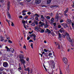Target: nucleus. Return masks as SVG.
<instances>
[{"mask_svg": "<svg viewBox=\"0 0 74 74\" xmlns=\"http://www.w3.org/2000/svg\"><path fill=\"white\" fill-rule=\"evenodd\" d=\"M66 36L68 40L69 41H70V42H71V45L72 47H73V45H74V40H73V39H72L71 40L70 37V35H69V34L67 33H65V35H63L62 37L64 38L65 37H66Z\"/></svg>", "mask_w": 74, "mask_h": 74, "instance_id": "obj_1", "label": "nucleus"}, {"mask_svg": "<svg viewBox=\"0 0 74 74\" xmlns=\"http://www.w3.org/2000/svg\"><path fill=\"white\" fill-rule=\"evenodd\" d=\"M47 31H46L45 32V33H49V34H50L51 33V31H50V30H49L48 29H46Z\"/></svg>", "mask_w": 74, "mask_h": 74, "instance_id": "obj_10", "label": "nucleus"}, {"mask_svg": "<svg viewBox=\"0 0 74 74\" xmlns=\"http://www.w3.org/2000/svg\"><path fill=\"white\" fill-rule=\"evenodd\" d=\"M3 65L5 67H7L8 66V64L7 62H4L3 63Z\"/></svg>", "mask_w": 74, "mask_h": 74, "instance_id": "obj_7", "label": "nucleus"}, {"mask_svg": "<svg viewBox=\"0 0 74 74\" xmlns=\"http://www.w3.org/2000/svg\"><path fill=\"white\" fill-rule=\"evenodd\" d=\"M61 26H63L64 27V28H66V27H68V29H69V26L67 25V24L66 23H61Z\"/></svg>", "mask_w": 74, "mask_h": 74, "instance_id": "obj_2", "label": "nucleus"}, {"mask_svg": "<svg viewBox=\"0 0 74 74\" xmlns=\"http://www.w3.org/2000/svg\"><path fill=\"white\" fill-rule=\"evenodd\" d=\"M34 23H35H35L36 25H37V24H38V22L36 21H34Z\"/></svg>", "mask_w": 74, "mask_h": 74, "instance_id": "obj_27", "label": "nucleus"}, {"mask_svg": "<svg viewBox=\"0 0 74 74\" xmlns=\"http://www.w3.org/2000/svg\"><path fill=\"white\" fill-rule=\"evenodd\" d=\"M10 21H7V22H8V23L9 24V26H10Z\"/></svg>", "mask_w": 74, "mask_h": 74, "instance_id": "obj_50", "label": "nucleus"}, {"mask_svg": "<svg viewBox=\"0 0 74 74\" xmlns=\"http://www.w3.org/2000/svg\"><path fill=\"white\" fill-rule=\"evenodd\" d=\"M51 7H58V6L57 5H52L51 6Z\"/></svg>", "mask_w": 74, "mask_h": 74, "instance_id": "obj_32", "label": "nucleus"}, {"mask_svg": "<svg viewBox=\"0 0 74 74\" xmlns=\"http://www.w3.org/2000/svg\"><path fill=\"white\" fill-rule=\"evenodd\" d=\"M8 42L9 43H11V44H12V41H11L10 40H8Z\"/></svg>", "mask_w": 74, "mask_h": 74, "instance_id": "obj_38", "label": "nucleus"}, {"mask_svg": "<svg viewBox=\"0 0 74 74\" xmlns=\"http://www.w3.org/2000/svg\"><path fill=\"white\" fill-rule=\"evenodd\" d=\"M8 15L9 18H11V15H10V13H8Z\"/></svg>", "mask_w": 74, "mask_h": 74, "instance_id": "obj_31", "label": "nucleus"}, {"mask_svg": "<svg viewBox=\"0 0 74 74\" xmlns=\"http://www.w3.org/2000/svg\"><path fill=\"white\" fill-rule=\"evenodd\" d=\"M33 43H31V47L32 48H33Z\"/></svg>", "mask_w": 74, "mask_h": 74, "instance_id": "obj_44", "label": "nucleus"}, {"mask_svg": "<svg viewBox=\"0 0 74 74\" xmlns=\"http://www.w3.org/2000/svg\"><path fill=\"white\" fill-rule=\"evenodd\" d=\"M7 51L8 52L11 51V49H9V48H8L7 49Z\"/></svg>", "mask_w": 74, "mask_h": 74, "instance_id": "obj_36", "label": "nucleus"}, {"mask_svg": "<svg viewBox=\"0 0 74 74\" xmlns=\"http://www.w3.org/2000/svg\"><path fill=\"white\" fill-rule=\"evenodd\" d=\"M26 10H23L22 11V13H25V12H26Z\"/></svg>", "mask_w": 74, "mask_h": 74, "instance_id": "obj_29", "label": "nucleus"}, {"mask_svg": "<svg viewBox=\"0 0 74 74\" xmlns=\"http://www.w3.org/2000/svg\"><path fill=\"white\" fill-rule=\"evenodd\" d=\"M50 21L51 22H52V21H54V18H53V17L52 18H51V19Z\"/></svg>", "mask_w": 74, "mask_h": 74, "instance_id": "obj_39", "label": "nucleus"}, {"mask_svg": "<svg viewBox=\"0 0 74 74\" xmlns=\"http://www.w3.org/2000/svg\"><path fill=\"white\" fill-rule=\"evenodd\" d=\"M38 30L40 32V33H44L45 31L43 29H42L40 27H38Z\"/></svg>", "mask_w": 74, "mask_h": 74, "instance_id": "obj_4", "label": "nucleus"}, {"mask_svg": "<svg viewBox=\"0 0 74 74\" xmlns=\"http://www.w3.org/2000/svg\"><path fill=\"white\" fill-rule=\"evenodd\" d=\"M22 15H24V16L26 15V13H22Z\"/></svg>", "mask_w": 74, "mask_h": 74, "instance_id": "obj_48", "label": "nucleus"}, {"mask_svg": "<svg viewBox=\"0 0 74 74\" xmlns=\"http://www.w3.org/2000/svg\"><path fill=\"white\" fill-rule=\"evenodd\" d=\"M41 2V0H36L35 3L36 4H39Z\"/></svg>", "mask_w": 74, "mask_h": 74, "instance_id": "obj_5", "label": "nucleus"}, {"mask_svg": "<svg viewBox=\"0 0 74 74\" xmlns=\"http://www.w3.org/2000/svg\"><path fill=\"white\" fill-rule=\"evenodd\" d=\"M51 17H50L49 16H47L46 18H47V19H50Z\"/></svg>", "mask_w": 74, "mask_h": 74, "instance_id": "obj_24", "label": "nucleus"}, {"mask_svg": "<svg viewBox=\"0 0 74 74\" xmlns=\"http://www.w3.org/2000/svg\"><path fill=\"white\" fill-rule=\"evenodd\" d=\"M26 60L28 62L29 60V58H27L26 59Z\"/></svg>", "mask_w": 74, "mask_h": 74, "instance_id": "obj_58", "label": "nucleus"}, {"mask_svg": "<svg viewBox=\"0 0 74 74\" xmlns=\"http://www.w3.org/2000/svg\"><path fill=\"white\" fill-rule=\"evenodd\" d=\"M32 37H33L34 38L36 37V36L35 35V34H32Z\"/></svg>", "mask_w": 74, "mask_h": 74, "instance_id": "obj_33", "label": "nucleus"}, {"mask_svg": "<svg viewBox=\"0 0 74 74\" xmlns=\"http://www.w3.org/2000/svg\"><path fill=\"white\" fill-rule=\"evenodd\" d=\"M19 58L20 59H22L23 58H24V55L20 54L19 55Z\"/></svg>", "mask_w": 74, "mask_h": 74, "instance_id": "obj_9", "label": "nucleus"}, {"mask_svg": "<svg viewBox=\"0 0 74 74\" xmlns=\"http://www.w3.org/2000/svg\"><path fill=\"white\" fill-rule=\"evenodd\" d=\"M58 35H59V38H61V37H62V35H61V34H60V33H58Z\"/></svg>", "mask_w": 74, "mask_h": 74, "instance_id": "obj_25", "label": "nucleus"}, {"mask_svg": "<svg viewBox=\"0 0 74 74\" xmlns=\"http://www.w3.org/2000/svg\"><path fill=\"white\" fill-rule=\"evenodd\" d=\"M63 60L64 62L65 63V65H68V64H67V59L66 58H63Z\"/></svg>", "mask_w": 74, "mask_h": 74, "instance_id": "obj_3", "label": "nucleus"}, {"mask_svg": "<svg viewBox=\"0 0 74 74\" xmlns=\"http://www.w3.org/2000/svg\"><path fill=\"white\" fill-rule=\"evenodd\" d=\"M56 24L55 23H53V25L54 26H56Z\"/></svg>", "mask_w": 74, "mask_h": 74, "instance_id": "obj_56", "label": "nucleus"}, {"mask_svg": "<svg viewBox=\"0 0 74 74\" xmlns=\"http://www.w3.org/2000/svg\"><path fill=\"white\" fill-rule=\"evenodd\" d=\"M37 16V17H39L40 16H39V15L37 14L36 13L34 15V16Z\"/></svg>", "mask_w": 74, "mask_h": 74, "instance_id": "obj_21", "label": "nucleus"}, {"mask_svg": "<svg viewBox=\"0 0 74 74\" xmlns=\"http://www.w3.org/2000/svg\"><path fill=\"white\" fill-rule=\"evenodd\" d=\"M64 16H68V14H64Z\"/></svg>", "mask_w": 74, "mask_h": 74, "instance_id": "obj_52", "label": "nucleus"}, {"mask_svg": "<svg viewBox=\"0 0 74 74\" xmlns=\"http://www.w3.org/2000/svg\"><path fill=\"white\" fill-rule=\"evenodd\" d=\"M24 48H25V49H26V46L24 45L23 47Z\"/></svg>", "mask_w": 74, "mask_h": 74, "instance_id": "obj_63", "label": "nucleus"}, {"mask_svg": "<svg viewBox=\"0 0 74 74\" xmlns=\"http://www.w3.org/2000/svg\"><path fill=\"white\" fill-rule=\"evenodd\" d=\"M31 25H32V26H34L35 25H36V24H35V23H33L31 24Z\"/></svg>", "mask_w": 74, "mask_h": 74, "instance_id": "obj_35", "label": "nucleus"}, {"mask_svg": "<svg viewBox=\"0 0 74 74\" xmlns=\"http://www.w3.org/2000/svg\"><path fill=\"white\" fill-rule=\"evenodd\" d=\"M51 55H52V53H49V56H51Z\"/></svg>", "mask_w": 74, "mask_h": 74, "instance_id": "obj_60", "label": "nucleus"}, {"mask_svg": "<svg viewBox=\"0 0 74 74\" xmlns=\"http://www.w3.org/2000/svg\"><path fill=\"white\" fill-rule=\"evenodd\" d=\"M38 25L35 27V31H37V30H38Z\"/></svg>", "mask_w": 74, "mask_h": 74, "instance_id": "obj_18", "label": "nucleus"}, {"mask_svg": "<svg viewBox=\"0 0 74 74\" xmlns=\"http://www.w3.org/2000/svg\"><path fill=\"white\" fill-rule=\"evenodd\" d=\"M51 67L52 69H53L55 67V64L53 63V64H52L51 66Z\"/></svg>", "mask_w": 74, "mask_h": 74, "instance_id": "obj_20", "label": "nucleus"}, {"mask_svg": "<svg viewBox=\"0 0 74 74\" xmlns=\"http://www.w3.org/2000/svg\"><path fill=\"white\" fill-rule=\"evenodd\" d=\"M65 11H66V12H68V11H69V8H66V10H65Z\"/></svg>", "mask_w": 74, "mask_h": 74, "instance_id": "obj_51", "label": "nucleus"}, {"mask_svg": "<svg viewBox=\"0 0 74 74\" xmlns=\"http://www.w3.org/2000/svg\"><path fill=\"white\" fill-rule=\"evenodd\" d=\"M58 47L57 48H58V49H60V45H59V44L58 45Z\"/></svg>", "mask_w": 74, "mask_h": 74, "instance_id": "obj_34", "label": "nucleus"}, {"mask_svg": "<svg viewBox=\"0 0 74 74\" xmlns=\"http://www.w3.org/2000/svg\"><path fill=\"white\" fill-rule=\"evenodd\" d=\"M19 18H22V16H20L19 17Z\"/></svg>", "mask_w": 74, "mask_h": 74, "instance_id": "obj_62", "label": "nucleus"}, {"mask_svg": "<svg viewBox=\"0 0 74 74\" xmlns=\"http://www.w3.org/2000/svg\"><path fill=\"white\" fill-rule=\"evenodd\" d=\"M58 28H61V25H58Z\"/></svg>", "mask_w": 74, "mask_h": 74, "instance_id": "obj_46", "label": "nucleus"}, {"mask_svg": "<svg viewBox=\"0 0 74 74\" xmlns=\"http://www.w3.org/2000/svg\"><path fill=\"white\" fill-rule=\"evenodd\" d=\"M19 60L21 63H23V64H25V63H26V62L23 59H20Z\"/></svg>", "mask_w": 74, "mask_h": 74, "instance_id": "obj_6", "label": "nucleus"}, {"mask_svg": "<svg viewBox=\"0 0 74 74\" xmlns=\"http://www.w3.org/2000/svg\"><path fill=\"white\" fill-rule=\"evenodd\" d=\"M45 69L46 71H47L48 73H49V74H53V71H52L51 72L49 73V71H47V68H46L45 67Z\"/></svg>", "mask_w": 74, "mask_h": 74, "instance_id": "obj_15", "label": "nucleus"}, {"mask_svg": "<svg viewBox=\"0 0 74 74\" xmlns=\"http://www.w3.org/2000/svg\"><path fill=\"white\" fill-rule=\"evenodd\" d=\"M29 42H33V40H29Z\"/></svg>", "mask_w": 74, "mask_h": 74, "instance_id": "obj_61", "label": "nucleus"}, {"mask_svg": "<svg viewBox=\"0 0 74 74\" xmlns=\"http://www.w3.org/2000/svg\"><path fill=\"white\" fill-rule=\"evenodd\" d=\"M0 37H1V41H3L4 40V38L2 36H1Z\"/></svg>", "mask_w": 74, "mask_h": 74, "instance_id": "obj_14", "label": "nucleus"}, {"mask_svg": "<svg viewBox=\"0 0 74 74\" xmlns=\"http://www.w3.org/2000/svg\"><path fill=\"white\" fill-rule=\"evenodd\" d=\"M35 19L36 21H38V18L37 17H35Z\"/></svg>", "mask_w": 74, "mask_h": 74, "instance_id": "obj_40", "label": "nucleus"}, {"mask_svg": "<svg viewBox=\"0 0 74 74\" xmlns=\"http://www.w3.org/2000/svg\"><path fill=\"white\" fill-rule=\"evenodd\" d=\"M30 38L29 37H28L27 38V40H29Z\"/></svg>", "mask_w": 74, "mask_h": 74, "instance_id": "obj_59", "label": "nucleus"}, {"mask_svg": "<svg viewBox=\"0 0 74 74\" xmlns=\"http://www.w3.org/2000/svg\"><path fill=\"white\" fill-rule=\"evenodd\" d=\"M60 74H63L62 72V71L60 69Z\"/></svg>", "mask_w": 74, "mask_h": 74, "instance_id": "obj_42", "label": "nucleus"}, {"mask_svg": "<svg viewBox=\"0 0 74 74\" xmlns=\"http://www.w3.org/2000/svg\"><path fill=\"white\" fill-rule=\"evenodd\" d=\"M11 25L12 26H14V23H13V22H12V24H11Z\"/></svg>", "mask_w": 74, "mask_h": 74, "instance_id": "obj_45", "label": "nucleus"}, {"mask_svg": "<svg viewBox=\"0 0 74 74\" xmlns=\"http://www.w3.org/2000/svg\"><path fill=\"white\" fill-rule=\"evenodd\" d=\"M4 70V68L3 67H1L0 69V71L1 72H2L3 71V70Z\"/></svg>", "mask_w": 74, "mask_h": 74, "instance_id": "obj_19", "label": "nucleus"}, {"mask_svg": "<svg viewBox=\"0 0 74 74\" xmlns=\"http://www.w3.org/2000/svg\"><path fill=\"white\" fill-rule=\"evenodd\" d=\"M21 70L22 69H21V67L20 66H19V68H18V70Z\"/></svg>", "mask_w": 74, "mask_h": 74, "instance_id": "obj_41", "label": "nucleus"}, {"mask_svg": "<svg viewBox=\"0 0 74 74\" xmlns=\"http://www.w3.org/2000/svg\"><path fill=\"white\" fill-rule=\"evenodd\" d=\"M8 10L9 11L10 10V2L8 1Z\"/></svg>", "mask_w": 74, "mask_h": 74, "instance_id": "obj_8", "label": "nucleus"}, {"mask_svg": "<svg viewBox=\"0 0 74 74\" xmlns=\"http://www.w3.org/2000/svg\"><path fill=\"white\" fill-rule=\"evenodd\" d=\"M67 23L69 24H71L72 23V21L70 19H68L67 20Z\"/></svg>", "mask_w": 74, "mask_h": 74, "instance_id": "obj_12", "label": "nucleus"}, {"mask_svg": "<svg viewBox=\"0 0 74 74\" xmlns=\"http://www.w3.org/2000/svg\"><path fill=\"white\" fill-rule=\"evenodd\" d=\"M45 27L46 28H47L48 27V24H45Z\"/></svg>", "mask_w": 74, "mask_h": 74, "instance_id": "obj_26", "label": "nucleus"}, {"mask_svg": "<svg viewBox=\"0 0 74 74\" xmlns=\"http://www.w3.org/2000/svg\"><path fill=\"white\" fill-rule=\"evenodd\" d=\"M44 51H45L46 52H47L48 51V50H46V49H44Z\"/></svg>", "mask_w": 74, "mask_h": 74, "instance_id": "obj_43", "label": "nucleus"}, {"mask_svg": "<svg viewBox=\"0 0 74 74\" xmlns=\"http://www.w3.org/2000/svg\"><path fill=\"white\" fill-rule=\"evenodd\" d=\"M29 36L30 37H33V34H30L29 35Z\"/></svg>", "mask_w": 74, "mask_h": 74, "instance_id": "obj_47", "label": "nucleus"}, {"mask_svg": "<svg viewBox=\"0 0 74 74\" xmlns=\"http://www.w3.org/2000/svg\"><path fill=\"white\" fill-rule=\"evenodd\" d=\"M3 74H7L4 71L3 72Z\"/></svg>", "mask_w": 74, "mask_h": 74, "instance_id": "obj_64", "label": "nucleus"}, {"mask_svg": "<svg viewBox=\"0 0 74 74\" xmlns=\"http://www.w3.org/2000/svg\"><path fill=\"white\" fill-rule=\"evenodd\" d=\"M60 32L62 33H64V30L63 29V28H62L60 30Z\"/></svg>", "mask_w": 74, "mask_h": 74, "instance_id": "obj_13", "label": "nucleus"}, {"mask_svg": "<svg viewBox=\"0 0 74 74\" xmlns=\"http://www.w3.org/2000/svg\"><path fill=\"white\" fill-rule=\"evenodd\" d=\"M41 20L42 21V22H44V16H43V15H41Z\"/></svg>", "mask_w": 74, "mask_h": 74, "instance_id": "obj_11", "label": "nucleus"}, {"mask_svg": "<svg viewBox=\"0 0 74 74\" xmlns=\"http://www.w3.org/2000/svg\"><path fill=\"white\" fill-rule=\"evenodd\" d=\"M55 19H58L59 18V16H58V14H57L56 15V16L55 17Z\"/></svg>", "mask_w": 74, "mask_h": 74, "instance_id": "obj_16", "label": "nucleus"}, {"mask_svg": "<svg viewBox=\"0 0 74 74\" xmlns=\"http://www.w3.org/2000/svg\"><path fill=\"white\" fill-rule=\"evenodd\" d=\"M22 22L23 23V24H25V23H26V21L23 20H22Z\"/></svg>", "mask_w": 74, "mask_h": 74, "instance_id": "obj_37", "label": "nucleus"}, {"mask_svg": "<svg viewBox=\"0 0 74 74\" xmlns=\"http://www.w3.org/2000/svg\"><path fill=\"white\" fill-rule=\"evenodd\" d=\"M10 49L11 52H12V53H13V52L14 51V49L12 48H10Z\"/></svg>", "mask_w": 74, "mask_h": 74, "instance_id": "obj_22", "label": "nucleus"}, {"mask_svg": "<svg viewBox=\"0 0 74 74\" xmlns=\"http://www.w3.org/2000/svg\"><path fill=\"white\" fill-rule=\"evenodd\" d=\"M51 1V0H48L47 2V4H49Z\"/></svg>", "mask_w": 74, "mask_h": 74, "instance_id": "obj_23", "label": "nucleus"}, {"mask_svg": "<svg viewBox=\"0 0 74 74\" xmlns=\"http://www.w3.org/2000/svg\"><path fill=\"white\" fill-rule=\"evenodd\" d=\"M27 14H28V15H30L31 14V13L30 12H29L27 13Z\"/></svg>", "mask_w": 74, "mask_h": 74, "instance_id": "obj_57", "label": "nucleus"}, {"mask_svg": "<svg viewBox=\"0 0 74 74\" xmlns=\"http://www.w3.org/2000/svg\"><path fill=\"white\" fill-rule=\"evenodd\" d=\"M39 24H41V25L42 26V25H44V24H45L44 23L42 22L41 21H40L39 22Z\"/></svg>", "mask_w": 74, "mask_h": 74, "instance_id": "obj_17", "label": "nucleus"}, {"mask_svg": "<svg viewBox=\"0 0 74 74\" xmlns=\"http://www.w3.org/2000/svg\"><path fill=\"white\" fill-rule=\"evenodd\" d=\"M64 22V20L63 19H62L60 21V23H62V22Z\"/></svg>", "mask_w": 74, "mask_h": 74, "instance_id": "obj_28", "label": "nucleus"}, {"mask_svg": "<svg viewBox=\"0 0 74 74\" xmlns=\"http://www.w3.org/2000/svg\"><path fill=\"white\" fill-rule=\"evenodd\" d=\"M72 27H74V24L73 23H72Z\"/></svg>", "mask_w": 74, "mask_h": 74, "instance_id": "obj_54", "label": "nucleus"}, {"mask_svg": "<svg viewBox=\"0 0 74 74\" xmlns=\"http://www.w3.org/2000/svg\"><path fill=\"white\" fill-rule=\"evenodd\" d=\"M30 69V68L29 67L28 68L25 69V71H28Z\"/></svg>", "mask_w": 74, "mask_h": 74, "instance_id": "obj_30", "label": "nucleus"}, {"mask_svg": "<svg viewBox=\"0 0 74 74\" xmlns=\"http://www.w3.org/2000/svg\"><path fill=\"white\" fill-rule=\"evenodd\" d=\"M3 1L4 0H0V2H1V3H3Z\"/></svg>", "mask_w": 74, "mask_h": 74, "instance_id": "obj_55", "label": "nucleus"}, {"mask_svg": "<svg viewBox=\"0 0 74 74\" xmlns=\"http://www.w3.org/2000/svg\"><path fill=\"white\" fill-rule=\"evenodd\" d=\"M67 12L65 11L64 12V14H65L67 13Z\"/></svg>", "mask_w": 74, "mask_h": 74, "instance_id": "obj_49", "label": "nucleus"}, {"mask_svg": "<svg viewBox=\"0 0 74 74\" xmlns=\"http://www.w3.org/2000/svg\"><path fill=\"white\" fill-rule=\"evenodd\" d=\"M24 17L25 19H27V18L28 17V16H25Z\"/></svg>", "mask_w": 74, "mask_h": 74, "instance_id": "obj_53", "label": "nucleus"}]
</instances>
